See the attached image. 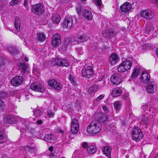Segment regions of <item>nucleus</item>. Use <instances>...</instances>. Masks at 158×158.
Segmentation results:
<instances>
[{
	"label": "nucleus",
	"mask_w": 158,
	"mask_h": 158,
	"mask_svg": "<svg viewBox=\"0 0 158 158\" xmlns=\"http://www.w3.org/2000/svg\"><path fill=\"white\" fill-rule=\"evenodd\" d=\"M102 109L106 113L108 112L109 111L108 109L105 106H102Z\"/></svg>",
	"instance_id": "5fc2aeb1"
},
{
	"label": "nucleus",
	"mask_w": 158,
	"mask_h": 158,
	"mask_svg": "<svg viewBox=\"0 0 158 158\" xmlns=\"http://www.w3.org/2000/svg\"><path fill=\"white\" fill-rule=\"evenodd\" d=\"M3 62V59L2 57L0 56V65H1Z\"/></svg>",
	"instance_id": "e2e57ef3"
},
{
	"label": "nucleus",
	"mask_w": 158,
	"mask_h": 158,
	"mask_svg": "<svg viewBox=\"0 0 158 158\" xmlns=\"http://www.w3.org/2000/svg\"><path fill=\"white\" fill-rule=\"evenodd\" d=\"M19 0H12L10 4L11 6H14L18 4L19 2Z\"/></svg>",
	"instance_id": "37998d69"
},
{
	"label": "nucleus",
	"mask_w": 158,
	"mask_h": 158,
	"mask_svg": "<svg viewBox=\"0 0 158 158\" xmlns=\"http://www.w3.org/2000/svg\"><path fill=\"white\" fill-rule=\"evenodd\" d=\"M94 1L95 4L99 8L102 7V3L101 0H94Z\"/></svg>",
	"instance_id": "c03bdc74"
},
{
	"label": "nucleus",
	"mask_w": 158,
	"mask_h": 158,
	"mask_svg": "<svg viewBox=\"0 0 158 158\" xmlns=\"http://www.w3.org/2000/svg\"><path fill=\"white\" fill-rule=\"evenodd\" d=\"M61 43V37L60 35L57 33L54 34L53 36L51 44L53 47H57Z\"/></svg>",
	"instance_id": "39448f33"
},
{
	"label": "nucleus",
	"mask_w": 158,
	"mask_h": 158,
	"mask_svg": "<svg viewBox=\"0 0 158 158\" xmlns=\"http://www.w3.org/2000/svg\"><path fill=\"white\" fill-rule=\"evenodd\" d=\"M37 150V148L35 146H30V152H33Z\"/></svg>",
	"instance_id": "de8ad7c7"
},
{
	"label": "nucleus",
	"mask_w": 158,
	"mask_h": 158,
	"mask_svg": "<svg viewBox=\"0 0 158 158\" xmlns=\"http://www.w3.org/2000/svg\"><path fill=\"white\" fill-rule=\"evenodd\" d=\"M152 48V46L151 44H143L142 47V49L143 51H147L149 49H151Z\"/></svg>",
	"instance_id": "473e14b6"
},
{
	"label": "nucleus",
	"mask_w": 158,
	"mask_h": 158,
	"mask_svg": "<svg viewBox=\"0 0 158 158\" xmlns=\"http://www.w3.org/2000/svg\"><path fill=\"white\" fill-rule=\"evenodd\" d=\"M89 37L86 35L82 34L81 35H78L73 38V42L76 44L78 43L84 42L88 40Z\"/></svg>",
	"instance_id": "1a4fd4ad"
},
{
	"label": "nucleus",
	"mask_w": 158,
	"mask_h": 158,
	"mask_svg": "<svg viewBox=\"0 0 158 158\" xmlns=\"http://www.w3.org/2000/svg\"><path fill=\"white\" fill-rule=\"evenodd\" d=\"M82 146L84 148H86L88 147V144L86 142H84L82 143Z\"/></svg>",
	"instance_id": "603ef678"
},
{
	"label": "nucleus",
	"mask_w": 158,
	"mask_h": 158,
	"mask_svg": "<svg viewBox=\"0 0 158 158\" xmlns=\"http://www.w3.org/2000/svg\"><path fill=\"white\" fill-rule=\"evenodd\" d=\"M139 14L142 17L147 19H151L154 16V14L151 10L149 9L141 11Z\"/></svg>",
	"instance_id": "423d86ee"
},
{
	"label": "nucleus",
	"mask_w": 158,
	"mask_h": 158,
	"mask_svg": "<svg viewBox=\"0 0 158 158\" xmlns=\"http://www.w3.org/2000/svg\"><path fill=\"white\" fill-rule=\"evenodd\" d=\"M84 18L87 19L88 20H91L92 18V15L90 11L85 10L83 13Z\"/></svg>",
	"instance_id": "bb28decb"
},
{
	"label": "nucleus",
	"mask_w": 158,
	"mask_h": 158,
	"mask_svg": "<svg viewBox=\"0 0 158 158\" xmlns=\"http://www.w3.org/2000/svg\"><path fill=\"white\" fill-rule=\"evenodd\" d=\"M114 107L117 111H119L120 108V103L118 101H116L114 103Z\"/></svg>",
	"instance_id": "e433bc0d"
},
{
	"label": "nucleus",
	"mask_w": 158,
	"mask_h": 158,
	"mask_svg": "<svg viewBox=\"0 0 158 158\" xmlns=\"http://www.w3.org/2000/svg\"><path fill=\"white\" fill-rule=\"evenodd\" d=\"M35 39L37 41L43 42L46 40V36L43 32H38L36 34Z\"/></svg>",
	"instance_id": "f3484780"
},
{
	"label": "nucleus",
	"mask_w": 158,
	"mask_h": 158,
	"mask_svg": "<svg viewBox=\"0 0 158 158\" xmlns=\"http://www.w3.org/2000/svg\"><path fill=\"white\" fill-rule=\"evenodd\" d=\"M3 102L0 99V109H2L3 107Z\"/></svg>",
	"instance_id": "13d9d810"
},
{
	"label": "nucleus",
	"mask_w": 158,
	"mask_h": 158,
	"mask_svg": "<svg viewBox=\"0 0 158 158\" xmlns=\"http://www.w3.org/2000/svg\"><path fill=\"white\" fill-rule=\"evenodd\" d=\"M47 115L49 117L52 118L54 117V113L49 110H48L47 112Z\"/></svg>",
	"instance_id": "49530a36"
},
{
	"label": "nucleus",
	"mask_w": 158,
	"mask_h": 158,
	"mask_svg": "<svg viewBox=\"0 0 158 158\" xmlns=\"http://www.w3.org/2000/svg\"><path fill=\"white\" fill-rule=\"evenodd\" d=\"M96 148L93 145L89 146L87 148V151L89 154H94L96 152Z\"/></svg>",
	"instance_id": "2f4dec72"
},
{
	"label": "nucleus",
	"mask_w": 158,
	"mask_h": 158,
	"mask_svg": "<svg viewBox=\"0 0 158 158\" xmlns=\"http://www.w3.org/2000/svg\"><path fill=\"white\" fill-rule=\"evenodd\" d=\"M24 5L25 7H27L28 5V1L27 0H24Z\"/></svg>",
	"instance_id": "bf43d9fd"
},
{
	"label": "nucleus",
	"mask_w": 158,
	"mask_h": 158,
	"mask_svg": "<svg viewBox=\"0 0 158 158\" xmlns=\"http://www.w3.org/2000/svg\"><path fill=\"white\" fill-rule=\"evenodd\" d=\"M131 5L128 2L124 3L120 6V9L123 12H127L131 9Z\"/></svg>",
	"instance_id": "dca6fc26"
},
{
	"label": "nucleus",
	"mask_w": 158,
	"mask_h": 158,
	"mask_svg": "<svg viewBox=\"0 0 158 158\" xmlns=\"http://www.w3.org/2000/svg\"><path fill=\"white\" fill-rule=\"evenodd\" d=\"M18 69L21 70L20 72L22 73H24L28 72V66L24 63H21L18 66Z\"/></svg>",
	"instance_id": "b1692460"
},
{
	"label": "nucleus",
	"mask_w": 158,
	"mask_h": 158,
	"mask_svg": "<svg viewBox=\"0 0 158 158\" xmlns=\"http://www.w3.org/2000/svg\"><path fill=\"white\" fill-rule=\"evenodd\" d=\"M104 97V96L103 95H100L97 98L96 101L97 102H99L100 100L102 99Z\"/></svg>",
	"instance_id": "09e8293b"
},
{
	"label": "nucleus",
	"mask_w": 158,
	"mask_h": 158,
	"mask_svg": "<svg viewBox=\"0 0 158 158\" xmlns=\"http://www.w3.org/2000/svg\"><path fill=\"white\" fill-rule=\"evenodd\" d=\"M69 79L73 85H76V81H75L74 77L72 75L69 74Z\"/></svg>",
	"instance_id": "4c0bfd02"
},
{
	"label": "nucleus",
	"mask_w": 158,
	"mask_h": 158,
	"mask_svg": "<svg viewBox=\"0 0 158 158\" xmlns=\"http://www.w3.org/2000/svg\"><path fill=\"white\" fill-rule=\"evenodd\" d=\"M65 143H67V144H70V141H65Z\"/></svg>",
	"instance_id": "69168bd1"
},
{
	"label": "nucleus",
	"mask_w": 158,
	"mask_h": 158,
	"mask_svg": "<svg viewBox=\"0 0 158 158\" xmlns=\"http://www.w3.org/2000/svg\"><path fill=\"white\" fill-rule=\"evenodd\" d=\"M119 59V57L115 53H112L110 56L109 62L111 64H114L118 62Z\"/></svg>",
	"instance_id": "a211bd4d"
},
{
	"label": "nucleus",
	"mask_w": 158,
	"mask_h": 158,
	"mask_svg": "<svg viewBox=\"0 0 158 158\" xmlns=\"http://www.w3.org/2000/svg\"><path fill=\"white\" fill-rule=\"evenodd\" d=\"M128 95V94H124V95L123 96V99L125 100L127 99Z\"/></svg>",
	"instance_id": "6e6d98bb"
},
{
	"label": "nucleus",
	"mask_w": 158,
	"mask_h": 158,
	"mask_svg": "<svg viewBox=\"0 0 158 158\" xmlns=\"http://www.w3.org/2000/svg\"><path fill=\"white\" fill-rule=\"evenodd\" d=\"M44 7L41 3L36 4L32 6L31 11L35 14L38 15H41L44 11Z\"/></svg>",
	"instance_id": "7ed1b4c3"
},
{
	"label": "nucleus",
	"mask_w": 158,
	"mask_h": 158,
	"mask_svg": "<svg viewBox=\"0 0 158 158\" xmlns=\"http://www.w3.org/2000/svg\"><path fill=\"white\" fill-rule=\"evenodd\" d=\"M147 108V106L146 105H145L142 106L141 108V109L142 111L143 112H145Z\"/></svg>",
	"instance_id": "8fccbe9b"
},
{
	"label": "nucleus",
	"mask_w": 158,
	"mask_h": 158,
	"mask_svg": "<svg viewBox=\"0 0 158 158\" xmlns=\"http://www.w3.org/2000/svg\"><path fill=\"white\" fill-rule=\"evenodd\" d=\"M111 148L109 146H103L102 148V150L104 154L109 158H111Z\"/></svg>",
	"instance_id": "5701e85b"
},
{
	"label": "nucleus",
	"mask_w": 158,
	"mask_h": 158,
	"mask_svg": "<svg viewBox=\"0 0 158 158\" xmlns=\"http://www.w3.org/2000/svg\"><path fill=\"white\" fill-rule=\"evenodd\" d=\"M102 128L100 122L98 120L92 121L87 129V131L90 134L95 135L99 132Z\"/></svg>",
	"instance_id": "f257e3e1"
},
{
	"label": "nucleus",
	"mask_w": 158,
	"mask_h": 158,
	"mask_svg": "<svg viewBox=\"0 0 158 158\" xmlns=\"http://www.w3.org/2000/svg\"><path fill=\"white\" fill-rule=\"evenodd\" d=\"M25 60L26 61H28V58H27V57H25Z\"/></svg>",
	"instance_id": "338daca9"
},
{
	"label": "nucleus",
	"mask_w": 158,
	"mask_h": 158,
	"mask_svg": "<svg viewBox=\"0 0 158 158\" xmlns=\"http://www.w3.org/2000/svg\"><path fill=\"white\" fill-rule=\"evenodd\" d=\"M111 82L114 85H117L122 81L121 78L118 75L113 74L110 77Z\"/></svg>",
	"instance_id": "4468645a"
},
{
	"label": "nucleus",
	"mask_w": 158,
	"mask_h": 158,
	"mask_svg": "<svg viewBox=\"0 0 158 158\" xmlns=\"http://www.w3.org/2000/svg\"><path fill=\"white\" fill-rule=\"evenodd\" d=\"M99 89L98 85H93L90 87L88 89V92L90 94H94Z\"/></svg>",
	"instance_id": "c85d7f7f"
},
{
	"label": "nucleus",
	"mask_w": 158,
	"mask_h": 158,
	"mask_svg": "<svg viewBox=\"0 0 158 158\" xmlns=\"http://www.w3.org/2000/svg\"><path fill=\"white\" fill-rule=\"evenodd\" d=\"M79 130V123L77 119L75 118L73 119L71 121V131L74 134H76Z\"/></svg>",
	"instance_id": "6e6552de"
},
{
	"label": "nucleus",
	"mask_w": 158,
	"mask_h": 158,
	"mask_svg": "<svg viewBox=\"0 0 158 158\" xmlns=\"http://www.w3.org/2000/svg\"><path fill=\"white\" fill-rule=\"evenodd\" d=\"M24 150L27 152H30V146H27L24 148Z\"/></svg>",
	"instance_id": "864d4df0"
},
{
	"label": "nucleus",
	"mask_w": 158,
	"mask_h": 158,
	"mask_svg": "<svg viewBox=\"0 0 158 158\" xmlns=\"http://www.w3.org/2000/svg\"><path fill=\"white\" fill-rule=\"evenodd\" d=\"M23 80V79L22 76H16L11 79L10 82L12 85L18 86L22 84Z\"/></svg>",
	"instance_id": "0eeeda50"
},
{
	"label": "nucleus",
	"mask_w": 158,
	"mask_h": 158,
	"mask_svg": "<svg viewBox=\"0 0 158 158\" xmlns=\"http://www.w3.org/2000/svg\"><path fill=\"white\" fill-rule=\"evenodd\" d=\"M131 135L133 139L137 141L141 139L143 137L141 130L138 127H134L131 129Z\"/></svg>",
	"instance_id": "f03ea898"
},
{
	"label": "nucleus",
	"mask_w": 158,
	"mask_h": 158,
	"mask_svg": "<svg viewBox=\"0 0 158 158\" xmlns=\"http://www.w3.org/2000/svg\"><path fill=\"white\" fill-rule=\"evenodd\" d=\"M23 125H24L23 127L25 129H27L29 128V123L28 122H27L26 121H23L22 122Z\"/></svg>",
	"instance_id": "a18cd8bd"
},
{
	"label": "nucleus",
	"mask_w": 158,
	"mask_h": 158,
	"mask_svg": "<svg viewBox=\"0 0 158 158\" xmlns=\"http://www.w3.org/2000/svg\"><path fill=\"white\" fill-rule=\"evenodd\" d=\"M93 66L92 64L88 65H85L82 71V73L83 76L89 77L94 73L93 70Z\"/></svg>",
	"instance_id": "20e7f679"
},
{
	"label": "nucleus",
	"mask_w": 158,
	"mask_h": 158,
	"mask_svg": "<svg viewBox=\"0 0 158 158\" xmlns=\"http://www.w3.org/2000/svg\"><path fill=\"white\" fill-rule=\"evenodd\" d=\"M42 121L41 120H39L36 122V123L38 124H41L42 123Z\"/></svg>",
	"instance_id": "680f3d73"
},
{
	"label": "nucleus",
	"mask_w": 158,
	"mask_h": 158,
	"mask_svg": "<svg viewBox=\"0 0 158 158\" xmlns=\"http://www.w3.org/2000/svg\"><path fill=\"white\" fill-rule=\"evenodd\" d=\"M0 96L2 98H4L7 97L8 96V95H6L5 93H2L1 94V95H0Z\"/></svg>",
	"instance_id": "4d7b16f0"
},
{
	"label": "nucleus",
	"mask_w": 158,
	"mask_h": 158,
	"mask_svg": "<svg viewBox=\"0 0 158 158\" xmlns=\"http://www.w3.org/2000/svg\"><path fill=\"white\" fill-rule=\"evenodd\" d=\"M148 121L149 118L145 117H144L143 119V121L145 123H147L148 122Z\"/></svg>",
	"instance_id": "3c124183"
},
{
	"label": "nucleus",
	"mask_w": 158,
	"mask_h": 158,
	"mask_svg": "<svg viewBox=\"0 0 158 158\" xmlns=\"http://www.w3.org/2000/svg\"><path fill=\"white\" fill-rule=\"evenodd\" d=\"M126 71H127L126 69L123 65V64L122 63L120 64L118 66V71L120 73L124 72Z\"/></svg>",
	"instance_id": "72a5a7b5"
},
{
	"label": "nucleus",
	"mask_w": 158,
	"mask_h": 158,
	"mask_svg": "<svg viewBox=\"0 0 158 158\" xmlns=\"http://www.w3.org/2000/svg\"><path fill=\"white\" fill-rule=\"evenodd\" d=\"M55 62L56 65L59 66L68 67L69 65V62L67 60L61 58L55 59Z\"/></svg>",
	"instance_id": "2eb2a0df"
},
{
	"label": "nucleus",
	"mask_w": 158,
	"mask_h": 158,
	"mask_svg": "<svg viewBox=\"0 0 158 158\" xmlns=\"http://www.w3.org/2000/svg\"><path fill=\"white\" fill-rule=\"evenodd\" d=\"M35 117H39L42 114V112L40 110L37 109L35 110L34 113Z\"/></svg>",
	"instance_id": "58836bf2"
},
{
	"label": "nucleus",
	"mask_w": 158,
	"mask_h": 158,
	"mask_svg": "<svg viewBox=\"0 0 158 158\" xmlns=\"http://www.w3.org/2000/svg\"><path fill=\"white\" fill-rule=\"evenodd\" d=\"M110 131L112 132H115L116 130V124L115 123H112L110 125Z\"/></svg>",
	"instance_id": "a19ab883"
},
{
	"label": "nucleus",
	"mask_w": 158,
	"mask_h": 158,
	"mask_svg": "<svg viewBox=\"0 0 158 158\" xmlns=\"http://www.w3.org/2000/svg\"><path fill=\"white\" fill-rule=\"evenodd\" d=\"M52 19L55 23H58L61 20V18L60 16L58 14L54 13L52 15Z\"/></svg>",
	"instance_id": "a878e982"
},
{
	"label": "nucleus",
	"mask_w": 158,
	"mask_h": 158,
	"mask_svg": "<svg viewBox=\"0 0 158 158\" xmlns=\"http://www.w3.org/2000/svg\"><path fill=\"white\" fill-rule=\"evenodd\" d=\"M150 78L149 74L145 72H143L140 77V79L145 83H148Z\"/></svg>",
	"instance_id": "aec40b11"
},
{
	"label": "nucleus",
	"mask_w": 158,
	"mask_h": 158,
	"mask_svg": "<svg viewBox=\"0 0 158 158\" xmlns=\"http://www.w3.org/2000/svg\"><path fill=\"white\" fill-rule=\"evenodd\" d=\"M145 31L146 33L151 34H152V37L157 35V33L155 30H154L152 27L148 26L146 27Z\"/></svg>",
	"instance_id": "412c9836"
},
{
	"label": "nucleus",
	"mask_w": 158,
	"mask_h": 158,
	"mask_svg": "<svg viewBox=\"0 0 158 158\" xmlns=\"http://www.w3.org/2000/svg\"><path fill=\"white\" fill-rule=\"evenodd\" d=\"M6 140V138L3 136L2 132L0 131V143H3Z\"/></svg>",
	"instance_id": "c9c22d12"
},
{
	"label": "nucleus",
	"mask_w": 158,
	"mask_h": 158,
	"mask_svg": "<svg viewBox=\"0 0 158 158\" xmlns=\"http://www.w3.org/2000/svg\"><path fill=\"white\" fill-rule=\"evenodd\" d=\"M73 20L71 17L65 18L62 24L63 27L64 28H70L73 25Z\"/></svg>",
	"instance_id": "9b49d317"
},
{
	"label": "nucleus",
	"mask_w": 158,
	"mask_h": 158,
	"mask_svg": "<svg viewBox=\"0 0 158 158\" xmlns=\"http://www.w3.org/2000/svg\"><path fill=\"white\" fill-rule=\"evenodd\" d=\"M153 3L158 6V0H150Z\"/></svg>",
	"instance_id": "052dcab7"
},
{
	"label": "nucleus",
	"mask_w": 158,
	"mask_h": 158,
	"mask_svg": "<svg viewBox=\"0 0 158 158\" xmlns=\"http://www.w3.org/2000/svg\"><path fill=\"white\" fill-rule=\"evenodd\" d=\"M53 148L52 146H50L49 148V150L50 151H52L53 150Z\"/></svg>",
	"instance_id": "0e129e2a"
},
{
	"label": "nucleus",
	"mask_w": 158,
	"mask_h": 158,
	"mask_svg": "<svg viewBox=\"0 0 158 158\" xmlns=\"http://www.w3.org/2000/svg\"><path fill=\"white\" fill-rule=\"evenodd\" d=\"M122 63L127 71L130 69L132 66V63L131 61L129 60H127L123 61Z\"/></svg>",
	"instance_id": "7c9ffc66"
},
{
	"label": "nucleus",
	"mask_w": 158,
	"mask_h": 158,
	"mask_svg": "<svg viewBox=\"0 0 158 158\" xmlns=\"http://www.w3.org/2000/svg\"><path fill=\"white\" fill-rule=\"evenodd\" d=\"M115 34V33L112 30L106 31L103 33V36L108 38L113 37Z\"/></svg>",
	"instance_id": "393cba45"
},
{
	"label": "nucleus",
	"mask_w": 158,
	"mask_h": 158,
	"mask_svg": "<svg viewBox=\"0 0 158 158\" xmlns=\"http://www.w3.org/2000/svg\"><path fill=\"white\" fill-rule=\"evenodd\" d=\"M21 22L20 19L18 17H16L15 19V27L18 32H19L20 30Z\"/></svg>",
	"instance_id": "c756f323"
},
{
	"label": "nucleus",
	"mask_w": 158,
	"mask_h": 158,
	"mask_svg": "<svg viewBox=\"0 0 158 158\" xmlns=\"http://www.w3.org/2000/svg\"><path fill=\"white\" fill-rule=\"evenodd\" d=\"M140 68L139 67H136L133 70L131 76L132 77H137L139 73Z\"/></svg>",
	"instance_id": "f704fd0d"
},
{
	"label": "nucleus",
	"mask_w": 158,
	"mask_h": 158,
	"mask_svg": "<svg viewBox=\"0 0 158 158\" xmlns=\"http://www.w3.org/2000/svg\"><path fill=\"white\" fill-rule=\"evenodd\" d=\"M56 139L55 136L51 133L46 134L45 135L44 139L46 141L49 143L52 142Z\"/></svg>",
	"instance_id": "4be33fe9"
},
{
	"label": "nucleus",
	"mask_w": 158,
	"mask_h": 158,
	"mask_svg": "<svg viewBox=\"0 0 158 158\" xmlns=\"http://www.w3.org/2000/svg\"><path fill=\"white\" fill-rule=\"evenodd\" d=\"M30 88L33 91L40 92H43L45 90L44 87L41 85H37L35 83L32 84L30 86Z\"/></svg>",
	"instance_id": "ddd939ff"
},
{
	"label": "nucleus",
	"mask_w": 158,
	"mask_h": 158,
	"mask_svg": "<svg viewBox=\"0 0 158 158\" xmlns=\"http://www.w3.org/2000/svg\"><path fill=\"white\" fill-rule=\"evenodd\" d=\"M9 51L10 53L13 54H15L16 52V50L15 48L10 47L8 48Z\"/></svg>",
	"instance_id": "79ce46f5"
},
{
	"label": "nucleus",
	"mask_w": 158,
	"mask_h": 158,
	"mask_svg": "<svg viewBox=\"0 0 158 158\" xmlns=\"http://www.w3.org/2000/svg\"><path fill=\"white\" fill-rule=\"evenodd\" d=\"M156 90L157 86L154 83L149 82L148 83L146 87V90L148 93L152 94L154 93Z\"/></svg>",
	"instance_id": "f8f14e48"
},
{
	"label": "nucleus",
	"mask_w": 158,
	"mask_h": 158,
	"mask_svg": "<svg viewBox=\"0 0 158 158\" xmlns=\"http://www.w3.org/2000/svg\"><path fill=\"white\" fill-rule=\"evenodd\" d=\"M123 92L121 88L117 87L113 89L111 92V95L113 97H117L119 96Z\"/></svg>",
	"instance_id": "6ab92c4d"
},
{
	"label": "nucleus",
	"mask_w": 158,
	"mask_h": 158,
	"mask_svg": "<svg viewBox=\"0 0 158 158\" xmlns=\"http://www.w3.org/2000/svg\"><path fill=\"white\" fill-rule=\"evenodd\" d=\"M4 121L6 123H13L15 121L13 117L11 115H8L4 118Z\"/></svg>",
	"instance_id": "cd10ccee"
},
{
	"label": "nucleus",
	"mask_w": 158,
	"mask_h": 158,
	"mask_svg": "<svg viewBox=\"0 0 158 158\" xmlns=\"http://www.w3.org/2000/svg\"><path fill=\"white\" fill-rule=\"evenodd\" d=\"M75 105V106H76L77 105V107H79L80 106V105L79 104H77V103H76Z\"/></svg>",
	"instance_id": "774afa93"
},
{
	"label": "nucleus",
	"mask_w": 158,
	"mask_h": 158,
	"mask_svg": "<svg viewBox=\"0 0 158 158\" xmlns=\"http://www.w3.org/2000/svg\"><path fill=\"white\" fill-rule=\"evenodd\" d=\"M100 116L101 118H100V120L102 122H104L107 120L108 117L106 115L101 114Z\"/></svg>",
	"instance_id": "ea45409f"
},
{
	"label": "nucleus",
	"mask_w": 158,
	"mask_h": 158,
	"mask_svg": "<svg viewBox=\"0 0 158 158\" xmlns=\"http://www.w3.org/2000/svg\"><path fill=\"white\" fill-rule=\"evenodd\" d=\"M48 84L50 87L54 88L56 90H60L62 88V85L54 79L48 81Z\"/></svg>",
	"instance_id": "9d476101"
}]
</instances>
